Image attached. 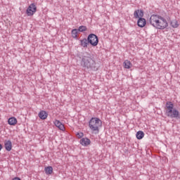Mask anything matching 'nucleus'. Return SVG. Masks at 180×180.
Masks as SVG:
<instances>
[{
	"label": "nucleus",
	"instance_id": "obj_1",
	"mask_svg": "<svg viewBox=\"0 0 180 180\" xmlns=\"http://www.w3.org/2000/svg\"><path fill=\"white\" fill-rule=\"evenodd\" d=\"M149 23L153 27L158 30H164V29L168 27V20H167L165 18L157 14L150 15Z\"/></svg>",
	"mask_w": 180,
	"mask_h": 180
},
{
	"label": "nucleus",
	"instance_id": "obj_2",
	"mask_svg": "<svg viewBox=\"0 0 180 180\" xmlns=\"http://www.w3.org/2000/svg\"><path fill=\"white\" fill-rule=\"evenodd\" d=\"M165 115L171 119H178L179 117V111L174 108L172 102H167L165 107Z\"/></svg>",
	"mask_w": 180,
	"mask_h": 180
},
{
	"label": "nucleus",
	"instance_id": "obj_3",
	"mask_svg": "<svg viewBox=\"0 0 180 180\" xmlns=\"http://www.w3.org/2000/svg\"><path fill=\"white\" fill-rule=\"evenodd\" d=\"M81 65L84 68H90L91 70H95V68H96V62L95 61V59L91 56H83L82 58Z\"/></svg>",
	"mask_w": 180,
	"mask_h": 180
},
{
	"label": "nucleus",
	"instance_id": "obj_4",
	"mask_svg": "<svg viewBox=\"0 0 180 180\" xmlns=\"http://www.w3.org/2000/svg\"><path fill=\"white\" fill-rule=\"evenodd\" d=\"M89 127L94 133H99V129L102 127V120L98 117H92L89 122Z\"/></svg>",
	"mask_w": 180,
	"mask_h": 180
},
{
	"label": "nucleus",
	"instance_id": "obj_5",
	"mask_svg": "<svg viewBox=\"0 0 180 180\" xmlns=\"http://www.w3.org/2000/svg\"><path fill=\"white\" fill-rule=\"evenodd\" d=\"M89 43L94 47H96V46H98V43H99V39H98V36H96L95 34H91L89 35L87 39Z\"/></svg>",
	"mask_w": 180,
	"mask_h": 180
},
{
	"label": "nucleus",
	"instance_id": "obj_6",
	"mask_svg": "<svg viewBox=\"0 0 180 180\" xmlns=\"http://www.w3.org/2000/svg\"><path fill=\"white\" fill-rule=\"evenodd\" d=\"M37 12V6L36 4H31L26 10V13L27 16H33Z\"/></svg>",
	"mask_w": 180,
	"mask_h": 180
},
{
	"label": "nucleus",
	"instance_id": "obj_7",
	"mask_svg": "<svg viewBox=\"0 0 180 180\" xmlns=\"http://www.w3.org/2000/svg\"><path fill=\"white\" fill-rule=\"evenodd\" d=\"M53 124H55L56 127L59 129V130H61L62 131H64L65 130V127H64V124L60 122L58 120H55L53 121Z\"/></svg>",
	"mask_w": 180,
	"mask_h": 180
},
{
	"label": "nucleus",
	"instance_id": "obj_8",
	"mask_svg": "<svg viewBox=\"0 0 180 180\" xmlns=\"http://www.w3.org/2000/svg\"><path fill=\"white\" fill-rule=\"evenodd\" d=\"M134 16L136 19H140L144 16V12L142 10H136L134 11Z\"/></svg>",
	"mask_w": 180,
	"mask_h": 180
},
{
	"label": "nucleus",
	"instance_id": "obj_9",
	"mask_svg": "<svg viewBox=\"0 0 180 180\" xmlns=\"http://www.w3.org/2000/svg\"><path fill=\"white\" fill-rule=\"evenodd\" d=\"M137 24L139 27H144V26L147 25V21L146 20L145 18H139Z\"/></svg>",
	"mask_w": 180,
	"mask_h": 180
},
{
	"label": "nucleus",
	"instance_id": "obj_10",
	"mask_svg": "<svg viewBox=\"0 0 180 180\" xmlns=\"http://www.w3.org/2000/svg\"><path fill=\"white\" fill-rule=\"evenodd\" d=\"M80 144L84 146H89L91 144V140H89L88 138H82L80 140Z\"/></svg>",
	"mask_w": 180,
	"mask_h": 180
},
{
	"label": "nucleus",
	"instance_id": "obj_11",
	"mask_svg": "<svg viewBox=\"0 0 180 180\" xmlns=\"http://www.w3.org/2000/svg\"><path fill=\"white\" fill-rule=\"evenodd\" d=\"M124 68H126L127 70H130L131 67H133V64H131V62L129 60H125L123 63Z\"/></svg>",
	"mask_w": 180,
	"mask_h": 180
},
{
	"label": "nucleus",
	"instance_id": "obj_12",
	"mask_svg": "<svg viewBox=\"0 0 180 180\" xmlns=\"http://www.w3.org/2000/svg\"><path fill=\"white\" fill-rule=\"evenodd\" d=\"M48 116H49V114L47 113V112L44 110H41L39 113V117H40L42 120H46Z\"/></svg>",
	"mask_w": 180,
	"mask_h": 180
},
{
	"label": "nucleus",
	"instance_id": "obj_13",
	"mask_svg": "<svg viewBox=\"0 0 180 180\" xmlns=\"http://www.w3.org/2000/svg\"><path fill=\"white\" fill-rule=\"evenodd\" d=\"M8 123L10 126H15L18 124V120L15 117H11L8 119Z\"/></svg>",
	"mask_w": 180,
	"mask_h": 180
},
{
	"label": "nucleus",
	"instance_id": "obj_14",
	"mask_svg": "<svg viewBox=\"0 0 180 180\" xmlns=\"http://www.w3.org/2000/svg\"><path fill=\"white\" fill-rule=\"evenodd\" d=\"M4 146L7 151H11V150H12V142L11 141H6Z\"/></svg>",
	"mask_w": 180,
	"mask_h": 180
},
{
	"label": "nucleus",
	"instance_id": "obj_15",
	"mask_svg": "<svg viewBox=\"0 0 180 180\" xmlns=\"http://www.w3.org/2000/svg\"><path fill=\"white\" fill-rule=\"evenodd\" d=\"M44 171L46 175H51L53 174V167L51 166L46 167H45Z\"/></svg>",
	"mask_w": 180,
	"mask_h": 180
},
{
	"label": "nucleus",
	"instance_id": "obj_16",
	"mask_svg": "<svg viewBox=\"0 0 180 180\" xmlns=\"http://www.w3.org/2000/svg\"><path fill=\"white\" fill-rule=\"evenodd\" d=\"M89 43V41L86 39H83L80 41V46H82V47H88V44Z\"/></svg>",
	"mask_w": 180,
	"mask_h": 180
},
{
	"label": "nucleus",
	"instance_id": "obj_17",
	"mask_svg": "<svg viewBox=\"0 0 180 180\" xmlns=\"http://www.w3.org/2000/svg\"><path fill=\"white\" fill-rule=\"evenodd\" d=\"M144 137V132L143 131H139L136 133V139L138 140H141Z\"/></svg>",
	"mask_w": 180,
	"mask_h": 180
},
{
	"label": "nucleus",
	"instance_id": "obj_18",
	"mask_svg": "<svg viewBox=\"0 0 180 180\" xmlns=\"http://www.w3.org/2000/svg\"><path fill=\"white\" fill-rule=\"evenodd\" d=\"M171 26L172 27H174V29H176L179 26V24L178 23V21L176 20H173L171 22Z\"/></svg>",
	"mask_w": 180,
	"mask_h": 180
},
{
	"label": "nucleus",
	"instance_id": "obj_19",
	"mask_svg": "<svg viewBox=\"0 0 180 180\" xmlns=\"http://www.w3.org/2000/svg\"><path fill=\"white\" fill-rule=\"evenodd\" d=\"M78 30L77 29H73L72 30V36L74 37V39H76L77 34H78Z\"/></svg>",
	"mask_w": 180,
	"mask_h": 180
},
{
	"label": "nucleus",
	"instance_id": "obj_20",
	"mask_svg": "<svg viewBox=\"0 0 180 180\" xmlns=\"http://www.w3.org/2000/svg\"><path fill=\"white\" fill-rule=\"evenodd\" d=\"M79 32H85L86 30V27L85 26H80L79 27V30H77Z\"/></svg>",
	"mask_w": 180,
	"mask_h": 180
},
{
	"label": "nucleus",
	"instance_id": "obj_21",
	"mask_svg": "<svg viewBox=\"0 0 180 180\" xmlns=\"http://www.w3.org/2000/svg\"><path fill=\"white\" fill-rule=\"evenodd\" d=\"M77 139H82V137H84V133L82 132H78L77 134H76Z\"/></svg>",
	"mask_w": 180,
	"mask_h": 180
},
{
	"label": "nucleus",
	"instance_id": "obj_22",
	"mask_svg": "<svg viewBox=\"0 0 180 180\" xmlns=\"http://www.w3.org/2000/svg\"><path fill=\"white\" fill-rule=\"evenodd\" d=\"M12 180H21L19 177H15Z\"/></svg>",
	"mask_w": 180,
	"mask_h": 180
},
{
	"label": "nucleus",
	"instance_id": "obj_23",
	"mask_svg": "<svg viewBox=\"0 0 180 180\" xmlns=\"http://www.w3.org/2000/svg\"><path fill=\"white\" fill-rule=\"evenodd\" d=\"M2 150V145L0 144V151Z\"/></svg>",
	"mask_w": 180,
	"mask_h": 180
}]
</instances>
